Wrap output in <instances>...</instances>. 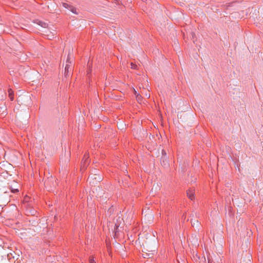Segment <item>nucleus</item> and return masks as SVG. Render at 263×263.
<instances>
[{
	"label": "nucleus",
	"instance_id": "1",
	"mask_svg": "<svg viewBox=\"0 0 263 263\" xmlns=\"http://www.w3.org/2000/svg\"><path fill=\"white\" fill-rule=\"evenodd\" d=\"M192 259L195 263H207L204 256H200L197 254L193 255Z\"/></svg>",
	"mask_w": 263,
	"mask_h": 263
},
{
	"label": "nucleus",
	"instance_id": "2",
	"mask_svg": "<svg viewBox=\"0 0 263 263\" xmlns=\"http://www.w3.org/2000/svg\"><path fill=\"white\" fill-rule=\"evenodd\" d=\"M160 162L161 165L164 168H167L169 166V163L167 159V157L164 156H162L160 159Z\"/></svg>",
	"mask_w": 263,
	"mask_h": 263
},
{
	"label": "nucleus",
	"instance_id": "3",
	"mask_svg": "<svg viewBox=\"0 0 263 263\" xmlns=\"http://www.w3.org/2000/svg\"><path fill=\"white\" fill-rule=\"evenodd\" d=\"M70 65L66 64L65 70H64V76L67 78L71 75V68Z\"/></svg>",
	"mask_w": 263,
	"mask_h": 263
},
{
	"label": "nucleus",
	"instance_id": "4",
	"mask_svg": "<svg viewBox=\"0 0 263 263\" xmlns=\"http://www.w3.org/2000/svg\"><path fill=\"white\" fill-rule=\"evenodd\" d=\"M34 23L40 26L43 28H47L48 27V24L47 23L39 20H35Z\"/></svg>",
	"mask_w": 263,
	"mask_h": 263
},
{
	"label": "nucleus",
	"instance_id": "5",
	"mask_svg": "<svg viewBox=\"0 0 263 263\" xmlns=\"http://www.w3.org/2000/svg\"><path fill=\"white\" fill-rule=\"evenodd\" d=\"M88 158H89V156H88V154H85L84 155V157L82 161V163L83 165V166H82L83 168H84L86 166V165L87 164H88V163H89V161L88 160Z\"/></svg>",
	"mask_w": 263,
	"mask_h": 263
},
{
	"label": "nucleus",
	"instance_id": "6",
	"mask_svg": "<svg viewBox=\"0 0 263 263\" xmlns=\"http://www.w3.org/2000/svg\"><path fill=\"white\" fill-rule=\"evenodd\" d=\"M186 194L188 198L191 200H193L194 199L195 192L194 190L192 189H189L187 190Z\"/></svg>",
	"mask_w": 263,
	"mask_h": 263
},
{
	"label": "nucleus",
	"instance_id": "7",
	"mask_svg": "<svg viewBox=\"0 0 263 263\" xmlns=\"http://www.w3.org/2000/svg\"><path fill=\"white\" fill-rule=\"evenodd\" d=\"M53 180L54 179L52 178V176L50 177H48L45 182V184L46 185H49V186H54V183H53Z\"/></svg>",
	"mask_w": 263,
	"mask_h": 263
},
{
	"label": "nucleus",
	"instance_id": "8",
	"mask_svg": "<svg viewBox=\"0 0 263 263\" xmlns=\"http://www.w3.org/2000/svg\"><path fill=\"white\" fill-rule=\"evenodd\" d=\"M8 96L11 101L14 100V93L11 88H9L8 90Z\"/></svg>",
	"mask_w": 263,
	"mask_h": 263
},
{
	"label": "nucleus",
	"instance_id": "9",
	"mask_svg": "<svg viewBox=\"0 0 263 263\" xmlns=\"http://www.w3.org/2000/svg\"><path fill=\"white\" fill-rule=\"evenodd\" d=\"M0 112L2 114H6V106H5V105L0 106Z\"/></svg>",
	"mask_w": 263,
	"mask_h": 263
},
{
	"label": "nucleus",
	"instance_id": "10",
	"mask_svg": "<svg viewBox=\"0 0 263 263\" xmlns=\"http://www.w3.org/2000/svg\"><path fill=\"white\" fill-rule=\"evenodd\" d=\"M192 226L194 227H198L199 226V223L198 220H195L194 221H191Z\"/></svg>",
	"mask_w": 263,
	"mask_h": 263
},
{
	"label": "nucleus",
	"instance_id": "11",
	"mask_svg": "<svg viewBox=\"0 0 263 263\" xmlns=\"http://www.w3.org/2000/svg\"><path fill=\"white\" fill-rule=\"evenodd\" d=\"M62 6L65 8H66L68 10H70V9L71 8V7H72V5L68 4V3H62Z\"/></svg>",
	"mask_w": 263,
	"mask_h": 263
},
{
	"label": "nucleus",
	"instance_id": "12",
	"mask_svg": "<svg viewBox=\"0 0 263 263\" xmlns=\"http://www.w3.org/2000/svg\"><path fill=\"white\" fill-rule=\"evenodd\" d=\"M71 12H72L74 14H77L78 12H77V9L74 7L73 6L71 7V8L69 10Z\"/></svg>",
	"mask_w": 263,
	"mask_h": 263
},
{
	"label": "nucleus",
	"instance_id": "13",
	"mask_svg": "<svg viewBox=\"0 0 263 263\" xmlns=\"http://www.w3.org/2000/svg\"><path fill=\"white\" fill-rule=\"evenodd\" d=\"M11 192L12 193H16L18 192L19 190L18 189H13L12 187H10Z\"/></svg>",
	"mask_w": 263,
	"mask_h": 263
},
{
	"label": "nucleus",
	"instance_id": "14",
	"mask_svg": "<svg viewBox=\"0 0 263 263\" xmlns=\"http://www.w3.org/2000/svg\"><path fill=\"white\" fill-rule=\"evenodd\" d=\"M71 63V61H70V58L69 57V55H68L66 60V64L70 65Z\"/></svg>",
	"mask_w": 263,
	"mask_h": 263
},
{
	"label": "nucleus",
	"instance_id": "15",
	"mask_svg": "<svg viewBox=\"0 0 263 263\" xmlns=\"http://www.w3.org/2000/svg\"><path fill=\"white\" fill-rule=\"evenodd\" d=\"M114 209L112 207L110 208L107 211L108 214L111 215V214L113 212Z\"/></svg>",
	"mask_w": 263,
	"mask_h": 263
},
{
	"label": "nucleus",
	"instance_id": "16",
	"mask_svg": "<svg viewBox=\"0 0 263 263\" xmlns=\"http://www.w3.org/2000/svg\"><path fill=\"white\" fill-rule=\"evenodd\" d=\"M191 182H195L196 180V177H193L192 176V175L191 174Z\"/></svg>",
	"mask_w": 263,
	"mask_h": 263
},
{
	"label": "nucleus",
	"instance_id": "17",
	"mask_svg": "<svg viewBox=\"0 0 263 263\" xmlns=\"http://www.w3.org/2000/svg\"><path fill=\"white\" fill-rule=\"evenodd\" d=\"M89 263H96V261L94 260L93 258L91 257H89Z\"/></svg>",
	"mask_w": 263,
	"mask_h": 263
},
{
	"label": "nucleus",
	"instance_id": "18",
	"mask_svg": "<svg viewBox=\"0 0 263 263\" xmlns=\"http://www.w3.org/2000/svg\"><path fill=\"white\" fill-rule=\"evenodd\" d=\"M131 68L133 69H136L137 65L134 64V63H131Z\"/></svg>",
	"mask_w": 263,
	"mask_h": 263
},
{
	"label": "nucleus",
	"instance_id": "19",
	"mask_svg": "<svg viewBox=\"0 0 263 263\" xmlns=\"http://www.w3.org/2000/svg\"><path fill=\"white\" fill-rule=\"evenodd\" d=\"M165 156L167 157L166 153L164 150L162 151V156Z\"/></svg>",
	"mask_w": 263,
	"mask_h": 263
},
{
	"label": "nucleus",
	"instance_id": "20",
	"mask_svg": "<svg viewBox=\"0 0 263 263\" xmlns=\"http://www.w3.org/2000/svg\"><path fill=\"white\" fill-rule=\"evenodd\" d=\"M180 259H181V261H180L179 260H178L179 261V263H185V260L182 259L181 258H180Z\"/></svg>",
	"mask_w": 263,
	"mask_h": 263
},
{
	"label": "nucleus",
	"instance_id": "21",
	"mask_svg": "<svg viewBox=\"0 0 263 263\" xmlns=\"http://www.w3.org/2000/svg\"><path fill=\"white\" fill-rule=\"evenodd\" d=\"M208 263H212V261L211 260V259L209 258H208Z\"/></svg>",
	"mask_w": 263,
	"mask_h": 263
},
{
	"label": "nucleus",
	"instance_id": "22",
	"mask_svg": "<svg viewBox=\"0 0 263 263\" xmlns=\"http://www.w3.org/2000/svg\"><path fill=\"white\" fill-rule=\"evenodd\" d=\"M247 263H250V262H247Z\"/></svg>",
	"mask_w": 263,
	"mask_h": 263
}]
</instances>
